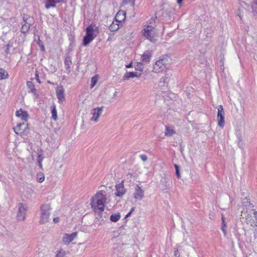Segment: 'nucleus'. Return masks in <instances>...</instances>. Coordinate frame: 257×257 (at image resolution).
Listing matches in <instances>:
<instances>
[{"label": "nucleus", "mask_w": 257, "mask_h": 257, "mask_svg": "<svg viewBox=\"0 0 257 257\" xmlns=\"http://www.w3.org/2000/svg\"><path fill=\"white\" fill-rule=\"evenodd\" d=\"M116 192L115 195L117 197L122 196L126 192V189L124 187V180L115 185Z\"/></svg>", "instance_id": "obj_9"}, {"label": "nucleus", "mask_w": 257, "mask_h": 257, "mask_svg": "<svg viewBox=\"0 0 257 257\" xmlns=\"http://www.w3.org/2000/svg\"><path fill=\"white\" fill-rule=\"evenodd\" d=\"M136 0H123L122 3L123 5H126L128 4H131V5L134 7L135 4Z\"/></svg>", "instance_id": "obj_33"}, {"label": "nucleus", "mask_w": 257, "mask_h": 257, "mask_svg": "<svg viewBox=\"0 0 257 257\" xmlns=\"http://www.w3.org/2000/svg\"><path fill=\"white\" fill-rule=\"evenodd\" d=\"M183 1V0H177V3L180 6H181Z\"/></svg>", "instance_id": "obj_45"}, {"label": "nucleus", "mask_w": 257, "mask_h": 257, "mask_svg": "<svg viewBox=\"0 0 257 257\" xmlns=\"http://www.w3.org/2000/svg\"><path fill=\"white\" fill-rule=\"evenodd\" d=\"M140 158L144 162H146L148 160V157L146 155L142 154L140 155Z\"/></svg>", "instance_id": "obj_36"}, {"label": "nucleus", "mask_w": 257, "mask_h": 257, "mask_svg": "<svg viewBox=\"0 0 257 257\" xmlns=\"http://www.w3.org/2000/svg\"><path fill=\"white\" fill-rule=\"evenodd\" d=\"M38 44L39 46L43 45V42L40 40V39L38 40Z\"/></svg>", "instance_id": "obj_47"}, {"label": "nucleus", "mask_w": 257, "mask_h": 257, "mask_svg": "<svg viewBox=\"0 0 257 257\" xmlns=\"http://www.w3.org/2000/svg\"><path fill=\"white\" fill-rule=\"evenodd\" d=\"M9 77V74L7 71L3 68H0V80L6 79Z\"/></svg>", "instance_id": "obj_21"}, {"label": "nucleus", "mask_w": 257, "mask_h": 257, "mask_svg": "<svg viewBox=\"0 0 257 257\" xmlns=\"http://www.w3.org/2000/svg\"><path fill=\"white\" fill-rule=\"evenodd\" d=\"M51 113H52V118L56 120L57 119V110L56 108V106L55 104L52 105L51 106Z\"/></svg>", "instance_id": "obj_23"}, {"label": "nucleus", "mask_w": 257, "mask_h": 257, "mask_svg": "<svg viewBox=\"0 0 257 257\" xmlns=\"http://www.w3.org/2000/svg\"><path fill=\"white\" fill-rule=\"evenodd\" d=\"M45 176L43 173L39 172L37 174V180L38 182L42 183L44 181Z\"/></svg>", "instance_id": "obj_27"}, {"label": "nucleus", "mask_w": 257, "mask_h": 257, "mask_svg": "<svg viewBox=\"0 0 257 257\" xmlns=\"http://www.w3.org/2000/svg\"><path fill=\"white\" fill-rule=\"evenodd\" d=\"M36 79L37 81V82L39 83H41V81L39 79V75H38V74H37V73H36Z\"/></svg>", "instance_id": "obj_41"}, {"label": "nucleus", "mask_w": 257, "mask_h": 257, "mask_svg": "<svg viewBox=\"0 0 257 257\" xmlns=\"http://www.w3.org/2000/svg\"><path fill=\"white\" fill-rule=\"evenodd\" d=\"M43 160V158L41 155L39 154L37 157V162H42Z\"/></svg>", "instance_id": "obj_39"}, {"label": "nucleus", "mask_w": 257, "mask_h": 257, "mask_svg": "<svg viewBox=\"0 0 257 257\" xmlns=\"http://www.w3.org/2000/svg\"><path fill=\"white\" fill-rule=\"evenodd\" d=\"M122 15L123 16V18H122L121 19L122 20H123L125 17V13L123 11H119L116 14V16H115V19H116L117 18H119V16ZM116 22L118 21V22H121V20H116Z\"/></svg>", "instance_id": "obj_30"}, {"label": "nucleus", "mask_w": 257, "mask_h": 257, "mask_svg": "<svg viewBox=\"0 0 257 257\" xmlns=\"http://www.w3.org/2000/svg\"><path fill=\"white\" fill-rule=\"evenodd\" d=\"M14 130L17 135H23L27 133L28 131V124L26 122L18 123L17 125L14 127Z\"/></svg>", "instance_id": "obj_6"}, {"label": "nucleus", "mask_w": 257, "mask_h": 257, "mask_svg": "<svg viewBox=\"0 0 257 257\" xmlns=\"http://www.w3.org/2000/svg\"><path fill=\"white\" fill-rule=\"evenodd\" d=\"M174 249V255L176 257H179L180 255L178 254V248H175Z\"/></svg>", "instance_id": "obj_40"}, {"label": "nucleus", "mask_w": 257, "mask_h": 257, "mask_svg": "<svg viewBox=\"0 0 257 257\" xmlns=\"http://www.w3.org/2000/svg\"><path fill=\"white\" fill-rule=\"evenodd\" d=\"M221 220H222V225H224V224H226L225 222V218L223 216H222Z\"/></svg>", "instance_id": "obj_43"}, {"label": "nucleus", "mask_w": 257, "mask_h": 257, "mask_svg": "<svg viewBox=\"0 0 257 257\" xmlns=\"http://www.w3.org/2000/svg\"><path fill=\"white\" fill-rule=\"evenodd\" d=\"M9 49L7 48V50L6 51V53H8Z\"/></svg>", "instance_id": "obj_56"}, {"label": "nucleus", "mask_w": 257, "mask_h": 257, "mask_svg": "<svg viewBox=\"0 0 257 257\" xmlns=\"http://www.w3.org/2000/svg\"><path fill=\"white\" fill-rule=\"evenodd\" d=\"M252 12L254 15L257 14V0H256L252 5L251 6Z\"/></svg>", "instance_id": "obj_31"}, {"label": "nucleus", "mask_w": 257, "mask_h": 257, "mask_svg": "<svg viewBox=\"0 0 257 257\" xmlns=\"http://www.w3.org/2000/svg\"><path fill=\"white\" fill-rule=\"evenodd\" d=\"M217 109L218 125L219 126L223 127L225 124V112L223 106L219 105L218 106Z\"/></svg>", "instance_id": "obj_7"}, {"label": "nucleus", "mask_w": 257, "mask_h": 257, "mask_svg": "<svg viewBox=\"0 0 257 257\" xmlns=\"http://www.w3.org/2000/svg\"><path fill=\"white\" fill-rule=\"evenodd\" d=\"M174 167L176 170V174L177 175V177L178 179H180L181 178L180 171H179V167L177 164L174 165Z\"/></svg>", "instance_id": "obj_34"}, {"label": "nucleus", "mask_w": 257, "mask_h": 257, "mask_svg": "<svg viewBox=\"0 0 257 257\" xmlns=\"http://www.w3.org/2000/svg\"><path fill=\"white\" fill-rule=\"evenodd\" d=\"M38 163L39 167L41 168H42V162H38Z\"/></svg>", "instance_id": "obj_50"}, {"label": "nucleus", "mask_w": 257, "mask_h": 257, "mask_svg": "<svg viewBox=\"0 0 257 257\" xmlns=\"http://www.w3.org/2000/svg\"><path fill=\"white\" fill-rule=\"evenodd\" d=\"M249 215V214H248L247 213V211H245L244 209L241 211V216H242L243 218L244 217V216L248 217Z\"/></svg>", "instance_id": "obj_35"}, {"label": "nucleus", "mask_w": 257, "mask_h": 257, "mask_svg": "<svg viewBox=\"0 0 257 257\" xmlns=\"http://www.w3.org/2000/svg\"><path fill=\"white\" fill-rule=\"evenodd\" d=\"M98 31L96 30L93 29L91 25L88 26L86 29V35L89 37L93 38L94 39L97 36Z\"/></svg>", "instance_id": "obj_15"}, {"label": "nucleus", "mask_w": 257, "mask_h": 257, "mask_svg": "<svg viewBox=\"0 0 257 257\" xmlns=\"http://www.w3.org/2000/svg\"><path fill=\"white\" fill-rule=\"evenodd\" d=\"M175 134L174 130L171 127L166 126L165 135L167 137H171Z\"/></svg>", "instance_id": "obj_25"}, {"label": "nucleus", "mask_w": 257, "mask_h": 257, "mask_svg": "<svg viewBox=\"0 0 257 257\" xmlns=\"http://www.w3.org/2000/svg\"><path fill=\"white\" fill-rule=\"evenodd\" d=\"M118 29V24L117 23H114V22H112V23L109 27V30L111 32H115L117 31Z\"/></svg>", "instance_id": "obj_26"}, {"label": "nucleus", "mask_w": 257, "mask_h": 257, "mask_svg": "<svg viewBox=\"0 0 257 257\" xmlns=\"http://www.w3.org/2000/svg\"><path fill=\"white\" fill-rule=\"evenodd\" d=\"M51 207L49 204H44L40 207V224H45L49 221Z\"/></svg>", "instance_id": "obj_2"}, {"label": "nucleus", "mask_w": 257, "mask_h": 257, "mask_svg": "<svg viewBox=\"0 0 257 257\" xmlns=\"http://www.w3.org/2000/svg\"><path fill=\"white\" fill-rule=\"evenodd\" d=\"M144 36L152 42H155L157 41L156 38V31L155 29L152 26L147 25L145 26L143 30Z\"/></svg>", "instance_id": "obj_4"}, {"label": "nucleus", "mask_w": 257, "mask_h": 257, "mask_svg": "<svg viewBox=\"0 0 257 257\" xmlns=\"http://www.w3.org/2000/svg\"><path fill=\"white\" fill-rule=\"evenodd\" d=\"M47 83H49V84H53V85H54V83H53V82H51L50 80H48V81H47Z\"/></svg>", "instance_id": "obj_54"}, {"label": "nucleus", "mask_w": 257, "mask_h": 257, "mask_svg": "<svg viewBox=\"0 0 257 257\" xmlns=\"http://www.w3.org/2000/svg\"><path fill=\"white\" fill-rule=\"evenodd\" d=\"M97 82V78L95 76L91 79V88H93Z\"/></svg>", "instance_id": "obj_32"}, {"label": "nucleus", "mask_w": 257, "mask_h": 257, "mask_svg": "<svg viewBox=\"0 0 257 257\" xmlns=\"http://www.w3.org/2000/svg\"><path fill=\"white\" fill-rule=\"evenodd\" d=\"M77 233L73 232L71 234H65L63 237L62 241L64 244L68 245L70 242L74 239L76 237Z\"/></svg>", "instance_id": "obj_14"}, {"label": "nucleus", "mask_w": 257, "mask_h": 257, "mask_svg": "<svg viewBox=\"0 0 257 257\" xmlns=\"http://www.w3.org/2000/svg\"><path fill=\"white\" fill-rule=\"evenodd\" d=\"M133 196L136 200H141L144 197V191L138 185L135 186Z\"/></svg>", "instance_id": "obj_10"}, {"label": "nucleus", "mask_w": 257, "mask_h": 257, "mask_svg": "<svg viewBox=\"0 0 257 257\" xmlns=\"http://www.w3.org/2000/svg\"><path fill=\"white\" fill-rule=\"evenodd\" d=\"M103 108V106H102L100 107H98L93 108L92 110L91 113L93 115V116L91 118V120L94 121L95 122L98 121V118L99 117L100 115L102 113Z\"/></svg>", "instance_id": "obj_11"}, {"label": "nucleus", "mask_w": 257, "mask_h": 257, "mask_svg": "<svg viewBox=\"0 0 257 257\" xmlns=\"http://www.w3.org/2000/svg\"><path fill=\"white\" fill-rule=\"evenodd\" d=\"M93 38L85 35L83 37V45L84 46H87L91 41L93 40Z\"/></svg>", "instance_id": "obj_24"}, {"label": "nucleus", "mask_w": 257, "mask_h": 257, "mask_svg": "<svg viewBox=\"0 0 257 257\" xmlns=\"http://www.w3.org/2000/svg\"><path fill=\"white\" fill-rule=\"evenodd\" d=\"M226 227V224H224V225H222L221 229L222 231L223 232L224 234L225 235L226 234V231L225 230V227Z\"/></svg>", "instance_id": "obj_37"}, {"label": "nucleus", "mask_w": 257, "mask_h": 257, "mask_svg": "<svg viewBox=\"0 0 257 257\" xmlns=\"http://www.w3.org/2000/svg\"><path fill=\"white\" fill-rule=\"evenodd\" d=\"M73 45H74V42H73V41H72L71 43L70 44L69 46L72 47L73 46Z\"/></svg>", "instance_id": "obj_55"}, {"label": "nucleus", "mask_w": 257, "mask_h": 257, "mask_svg": "<svg viewBox=\"0 0 257 257\" xmlns=\"http://www.w3.org/2000/svg\"><path fill=\"white\" fill-rule=\"evenodd\" d=\"M126 68H131L133 67V62H131L130 64L126 65L125 66Z\"/></svg>", "instance_id": "obj_44"}, {"label": "nucleus", "mask_w": 257, "mask_h": 257, "mask_svg": "<svg viewBox=\"0 0 257 257\" xmlns=\"http://www.w3.org/2000/svg\"><path fill=\"white\" fill-rule=\"evenodd\" d=\"M253 214H254V217H257V212L256 211H254Z\"/></svg>", "instance_id": "obj_53"}, {"label": "nucleus", "mask_w": 257, "mask_h": 257, "mask_svg": "<svg viewBox=\"0 0 257 257\" xmlns=\"http://www.w3.org/2000/svg\"><path fill=\"white\" fill-rule=\"evenodd\" d=\"M72 62L71 61V57L70 56H67L65 59L64 61V65L65 66L67 74H69L71 70H70V66L72 64Z\"/></svg>", "instance_id": "obj_18"}, {"label": "nucleus", "mask_w": 257, "mask_h": 257, "mask_svg": "<svg viewBox=\"0 0 257 257\" xmlns=\"http://www.w3.org/2000/svg\"><path fill=\"white\" fill-rule=\"evenodd\" d=\"M169 58L167 56H163L156 62L153 66V71L155 73H160L163 71L167 67L169 62Z\"/></svg>", "instance_id": "obj_3"}, {"label": "nucleus", "mask_w": 257, "mask_h": 257, "mask_svg": "<svg viewBox=\"0 0 257 257\" xmlns=\"http://www.w3.org/2000/svg\"><path fill=\"white\" fill-rule=\"evenodd\" d=\"M131 215V212H129L125 216V218L129 217Z\"/></svg>", "instance_id": "obj_48"}, {"label": "nucleus", "mask_w": 257, "mask_h": 257, "mask_svg": "<svg viewBox=\"0 0 257 257\" xmlns=\"http://www.w3.org/2000/svg\"><path fill=\"white\" fill-rule=\"evenodd\" d=\"M106 201L105 192L101 190L97 192L92 198L90 204L95 212L100 214L104 211Z\"/></svg>", "instance_id": "obj_1"}, {"label": "nucleus", "mask_w": 257, "mask_h": 257, "mask_svg": "<svg viewBox=\"0 0 257 257\" xmlns=\"http://www.w3.org/2000/svg\"><path fill=\"white\" fill-rule=\"evenodd\" d=\"M60 220V219L59 217H55L53 218V221L55 222V223H57Z\"/></svg>", "instance_id": "obj_42"}, {"label": "nucleus", "mask_w": 257, "mask_h": 257, "mask_svg": "<svg viewBox=\"0 0 257 257\" xmlns=\"http://www.w3.org/2000/svg\"><path fill=\"white\" fill-rule=\"evenodd\" d=\"M136 75L137 76H136V77L140 78L142 75V73L136 72Z\"/></svg>", "instance_id": "obj_46"}, {"label": "nucleus", "mask_w": 257, "mask_h": 257, "mask_svg": "<svg viewBox=\"0 0 257 257\" xmlns=\"http://www.w3.org/2000/svg\"><path fill=\"white\" fill-rule=\"evenodd\" d=\"M120 218V214L119 212L112 214L110 216V220L112 222H116L119 220Z\"/></svg>", "instance_id": "obj_22"}, {"label": "nucleus", "mask_w": 257, "mask_h": 257, "mask_svg": "<svg viewBox=\"0 0 257 257\" xmlns=\"http://www.w3.org/2000/svg\"><path fill=\"white\" fill-rule=\"evenodd\" d=\"M244 200H245V201H246V202H244H244H243V203H248V204H246V205H245V206H247V205H248V206H250V205H251V204H250V201H249V199H248V198H245L244 199Z\"/></svg>", "instance_id": "obj_38"}, {"label": "nucleus", "mask_w": 257, "mask_h": 257, "mask_svg": "<svg viewBox=\"0 0 257 257\" xmlns=\"http://www.w3.org/2000/svg\"><path fill=\"white\" fill-rule=\"evenodd\" d=\"M136 72H130L125 73L123 76V80H127L130 78H133L136 77Z\"/></svg>", "instance_id": "obj_20"}, {"label": "nucleus", "mask_w": 257, "mask_h": 257, "mask_svg": "<svg viewBox=\"0 0 257 257\" xmlns=\"http://www.w3.org/2000/svg\"><path fill=\"white\" fill-rule=\"evenodd\" d=\"M64 0H46L45 8L49 9L56 7V4L62 3Z\"/></svg>", "instance_id": "obj_16"}, {"label": "nucleus", "mask_w": 257, "mask_h": 257, "mask_svg": "<svg viewBox=\"0 0 257 257\" xmlns=\"http://www.w3.org/2000/svg\"><path fill=\"white\" fill-rule=\"evenodd\" d=\"M66 252L63 249H61L60 250L57 251V253L55 255V257H66Z\"/></svg>", "instance_id": "obj_29"}, {"label": "nucleus", "mask_w": 257, "mask_h": 257, "mask_svg": "<svg viewBox=\"0 0 257 257\" xmlns=\"http://www.w3.org/2000/svg\"><path fill=\"white\" fill-rule=\"evenodd\" d=\"M168 74H165V79L164 80V81H167V78H168Z\"/></svg>", "instance_id": "obj_51"}, {"label": "nucleus", "mask_w": 257, "mask_h": 257, "mask_svg": "<svg viewBox=\"0 0 257 257\" xmlns=\"http://www.w3.org/2000/svg\"><path fill=\"white\" fill-rule=\"evenodd\" d=\"M56 93L59 102H63L65 100V91L62 85L58 87Z\"/></svg>", "instance_id": "obj_12"}, {"label": "nucleus", "mask_w": 257, "mask_h": 257, "mask_svg": "<svg viewBox=\"0 0 257 257\" xmlns=\"http://www.w3.org/2000/svg\"><path fill=\"white\" fill-rule=\"evenodd\" d=\"M27 86L28 88L30 90L29 92H31L33 94L36 96V97H38V94L37 93V90L35 88L34 83L30 81L27 82Z\"/></svg>", "instance_id": "obj_19"}, {"label": "nucleus", "mask_w": 257, "mask_h": 257, "mask_svg": "<svg viewBox=\"0 0 257 257\" xmlns=\"http://www.w3.org/2000/svg\"><path fill=\"white\" fill-rule=\"evenodd\" d=\"M40 46L41 47V50L42 51H44V50H45V47H44V46L43 44V45H41V46Z\"/></svg>", "instance_id": "obj_49"}, {"label": "nucleus", "mask_w": 257, "mask_h": 257, "mask_svg": "<svg viewBox=\"0 0 257 257\" xmlns=\"http://www.w3.org/2000/svg\"><path fill=\"white\" fill-rule=\"evenodd\" d=\"M22 20L21 32L23 34H26L30 29L32 18L28 15L24 14L22 16Z\"/></svg>", "instance_id": "obj_5"}, {"label": "nucleus", "mask_w": 257, "mask_h": 257, "mask_svg": "<svg viewBox=\"0 0 257 257\" xmlns=\"http://www.w3.org/2000/svg\"><path fill=\"white\" fill-rule=\"evenodd\" d=\"M143 62H137V64L135 65V69L136 70L139 71H142L143 70Z\"/></svg>", "instance_id": "obj_28"}, {"label": "nucleus", "mask_w": 257, "mask_h": 257, "mask_svg": "<svg viewBox=\"0 0 257 257\" xmlns=\"http://www.w3.org/2000/svg\"><path fill=\"white\" fill-rule=\"evenodd\" d=\"M18 207L19 210L17 214V219L19 220L23 221L25 219L28 206L25 204L19 203L18 204Z\"/></svg>", "instance_id": "obj_8"}, {"label": "nucleus", "mask_w": 257, "mask_h": 257, "mask_svg": "<svg viewBox=\"0 0 257 257\" xmlns=\"http://www.w3.org/2000/svg\"><path fill=\"white\" fill-rule=\"evenodd\" d=\"M153 55V52L151 50L145 51L141 56L142 62L149 63L150 62L151 58Z\"/></svg>", "instance_id": "obj_13"}, {"label": "nucleus", "mask_w": 257, "mask_h": 257, "mask_svg": "<svg viewBox=\"0 0 257 257\" xmlns=\"http://www.w3.org/2000/svg\"><path fill=\"white\" fill-rule=\"evenodd\" d=\"M16 115L21 118L22 120L26 121L28 118V113L26 111L20 109L16 112Z\"/></svg>", "instance_id": "obj_17"}, {"label": "nucleus", "mask_w": 257, "mask_h": 257, "mask_svg": "<svg viewBox=\"0 0 257 257\" xmlns=\"http://www.w3.org/2000/svg\"><path fill=\"white\" fill-rule=\"evenodd\" d=\"M135 207H132L131 209V210L130 211V212H131V214L133 212V211L135 210Z\"/></svg>", "instance_id": "obj_52"}]
</instances>
